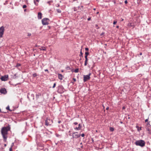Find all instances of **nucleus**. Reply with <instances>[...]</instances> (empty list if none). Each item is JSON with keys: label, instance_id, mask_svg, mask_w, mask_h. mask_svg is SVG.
<instances>
[{"label": "nucleus", "instance_id": "obj_1", "mask_svg": "<svg viewBox=\"0 0 151 151\" xmlns=\"http://www.w3.org/2000/svg\"><path fill=\"white\" fill-rule=\"evenodd\" d=\"M10 127L9 126L3 127L1 129V133L5 142H6L8 132L10 130Z\"/></svg>", "mask_w": 151, "mask_h": 151}, {"label": "nucleus", "instance_id": "obj_2", "mask_svg": "<svg viewBox=\"0 0 151 151\" xmlns=\"http://www.w3.org/2000/svg\"><path fill=\"white\" fill-rule=\"evenodd\" d=\"M135 143L137 146L143 147L145 145V142L144 141L142 140H140L136 141Z\"/></svg>", "mask_w": 151, "mask_h": 151}, {"label": "nucleus", "instance_id": "obj_3", "mask_svg": "<svg viewBox=\"0 0 151 151\" xmlns=\"http://www.w3.org/2000/svg\"><path fill=\"white\" fill-rule=\"evenodd\" d=\"M64 91V89L62 86L60 85L58 86L57 92L60 94H62Z\"/></svg>", "mask_w": 151, "mask_h": 151}, {"label": "nucleus", "instance_id": "obj_4", "mask_svg": "<svg viewBox=\"0 0 151 151\" xmlns=\"http://www.w3.org/2000/svg\"><path fill=\"white\" fill-rule=\"evenodd\" d=\"M49 19L45 18L42 19V22L43 25H47L49 24Z\"/></svg>", "mask_w": 151, "mask_h": 151}, {"label": "nucleus", "instance_id": "obj_5", "mask_svg": "<svg viewBox=\"0 0 151 151\" xmlns=\"http://www.w3.org/2000/svg\"><path fill=\"white\" fill-rule=\"evenodd\" d=\"M91 75V73H89L87 75H83V81L85 82L86 81L89 80L90 78V76Z\"/></svg>", "mask_w": 151, "mask_h": 151}, {"label": "nucleus", "instance_id": "obj_6", "mask_svg": "<svg viewBox=\"0 0 151 151\" xmlns=\"http://www.w3.org/2000/svg\"><path fill=\"white\" fill-rule=\"evenodd\" d=\"M72 138H77L81 136L80 134H78L77 132H74L72 134Z\"/></svg>", "mask_w": 151, "mask_h": 151}, {"label": "nucleus", "instance_id": "obj_7", "mask_svg": "<svg viewBox=\"0 0 151 151\" xmlns=\"http://www.w3.org/2000/svg\"><path fill=\"white\" fill-rule=\"evenodd\" d=\"M4 30L5 28L3 26H2L0 27V38L3 37Z\"/></svg>", "mask_w": 151, "mask_h": 151}, {"label": "nucleus", "instance_id": "obj_8", "mask_svg": "<svg viewBox=\"0 0 151 151\" xmlns=\"http://www.w3.org/2000/svg\"><path fill=\"white\" fill-rule=\"evenodd\" d=\"M146 130L148 131V133L150 134H151V126L149 123H147L146 127Z\"/></svg>", "mask_w": 151, "mask_h": 151}, {"label": "nucleus", "instance_id": "obj_9", "mask_svg": "<svg viewBox=\"0 0 151 151\" xmlns=\"http://www.w3.org/2000/svg\"><path fill=\"white\" fill-rule=\"evenodd\" d=\"M8 76L7 75H5L4 76H2L1 78V79L2 81H5L7 80Z\"/></svg>", "mask_w": 151, "mask_h": 151}, {"label": "nucleus", "instance_id": "obj_10", "mask_svg": "<svg viewBox=\"0 0 151 151\" xmlns=\"http://www.w3.org/2000/svg\"><path fill=\"white\" fill-rule=\"evenodd\" d=\"M0 92L1 93L5 94L6 93V91L5 88H2L0 90Z\"/></svg>", "mask_w": 151, "mask_h": 151}, {"label": "nucleus", "instance_id": "obj_11", "mask_svg": "<svg viewBox=\"0 0 151 151\" xmlns=\"http://www.w3.org/2000/svg\"><path fill=\"white\" fill-rule=\"evenodd\" d=\"M82 126L81 124H78V127H76L74 128V129L76 130H80Z\"/></svg>", "mask_w": 151, "mask_h": 151}, {"label": "nucleus", "instance_id": "obj_12", "mask_svg": "<svg viewBox=\"0 0 151 151\" xmlns=\"http://www.w3.org/2000/svg\"><path fill=\"white\" fill-rule=\"evenodd\" d=\"M42 14L41 12H38V18L39 19H40L42 18Z\"/></svg>", "mask_w": 151, "mask_h": 151}, {"label": "nucleus", "instance_id": "obj_13", "mask_svg": "<svg viewBox=\"0 0 151 151\" xmlns=\"http://www.w3.org/2000/svg\"><path fill=\"white\" fill-rule=\"evenodd\" d=\"M39 49L41 50H42L43 51H45L46 50V48L44 47H40Z\"/></svg>", "mask_w": 151, "mask_h": 151}, {"label": "nucleus", "instance_id": "obj_14", "mask_svg": "<svg viewBox=\"0 0 151 151\" xmlns=\"http://www.w3.org/2000/svg\"><path fill=\"white\" fill-rule=\"evenodd\" d=\"M58 78L60 80H62L63 79V76L61 74H58Z\"/></svg>", "mask_w": 151, "mask_h": 151}, {"label": "nucleus", "instance_id": "obj_15", "mask_svg": "<svg viewBox=\"0 0 151 151\" xmlns=\"http://www.w3.org/2000/svg\"><path fill=\"white\" fill-rule=\"evenodd\" d=\"M39 1V0H34V3L36 5V6H37L38 4V3H37L36 2H38Z\"/></svg>", "mask_w": 151, "mask_h": 151}, {"label": "nucleus", "instance_id": "obj_16", "mask_svg": "<svg viewBox=\"0 0 151 151\" xmlns=\"http://www.w3.org/2000/svg\"><path fill=\"white\" fill-rule=\"evenodd\" d=\"M48 119L47 118L45 121V125L48 126L49 125V124L48 122Z\"/></svg>", "mask_w": 151, "mask_h": 151}, {"label": "nucleus", "instance_id": "obj_17", "mask_svg": "<svg viewBox=\"0 0 151 151\" xmlns=\"http://www.w3.org/2000/svg\"><path fill=\"white\" fill-rule=\"evenodd\" d=\"M110 130L111 132H113L114 131V128L113 127H110Z\"/></svg>", "mask_w": 151, "mask_h": 151}, {"label": "nucleus", "instance_id": "obj_18", "mask_svg": "<svg viewBox=\"0 0 151 151\" xmlns=\"http://www.w3.org/2000/svg\"><path fill=\"white\" fill-rule=\"evenodd\" d=\"M56 11L58 13H60L61 12V11L59 9H57Z\"/></svg>", "mask_w": 151, "mask_h": 151}, {"label": "nucleus", "instance_id": "obj_19", "mask_svg": "<svg viewBox=\"0 0 151 151\" xmlns=\"http://www.w3.org/2000/svg\"><path fill=\"white\" fill-rule=\"evenodd\" d=\"M74 72L76 73H77L78 72V69H76L75 70Z\"/></svg>", "mask_w": 151, "mask_h": 151}, {"label": "nucleus", "instance_id": "obj_20", "mask_svg": "<svg viewBox=\"0 0 151 151\" xmlns=\"http://www.w3.org/2000/svg\"><path fill=\"white\" fill-rule=\"evenodd\" d=\"M32 76L33 77H35L37 76V75L36 73H34L33 74Z\"/></svg>", "mask_w": 151, "mask_h": 151}, {"label": "nucleus", "instance_id": "obj_21", "mask_svg": "<svg viewBox=\"0 0 151 151\" xmlns=\"http://www.w3.org/2000/svg\"><path fill=\"white\" fill-rule=\"evenodd\" d=\"M89 53L88 52H85V55L88 56L89 55Z\"/></svg>", "mask_w": 151, "mask_h": 151}, {"label": "nucleus", "instance_id": "obj_22", "mask_svg": "<svg viewBox=\"0 0 151 151\" xmlns=\"http://www.w3.org/2000/svg\"><path fill=\"white\" fill-rule=\"evenodd\" d=\"M117 20H115L113 22V24H116L117 23Z\"/></svg>", "mask_w": 151, "mask_h": 151}, {"label": "nucleus", "instance_id": "obj_23", "mask_svg": "<svg viewBox=\"0 0 151 151\" xmlns=\"http://www.w3.org/2000/svg\"><path fill=\"white\" fill-rule=\"evenodd\" d=\"M141 0H137V3L138 4H139L141 2Z\"/></svg>", "mask_w": 151, "mask_h": 151}, {"label": "nucleus", "instance_id": "obj_24", "mask_svg": "<svg viewBox=\"0 0 151 151\" xmlns=\"http://www.w3.org/2000/svg\"><path fill=\"white\" fill-rule=\"evenodd\" d=\"M6 109L9 110V111H10V110L9 109V106H8L6 108Z\"/></svg>", "mask_w": 151, "mask_h": 151}, {"label": "nucleus", "instance_id": "obj_25", "mask_svg": "<svg viewBox=\"0 0 151 151\" xmlns=\"http://www.w3.org/2000/svg\"><path fill=\"white\" fill-rule=\"evenodd\" d=\"M56 83H54L53 85V86H52V88H54L55 87V86H56Z\"/></svg>", "mask_w": 151, "mask_h": 151}, {"label": "nucleus", "instance_id": "obj_26", "mask_svg": "<svg viewBox=\"0 0 151 151\" xmlns=\"http://www.w3.org/2000/svg\"><path fill=\"white\" fill-rule=\"evenodd\" d=\"M83 53H82L81 51V52H80V56L82 57H83Z\"/></svg>", "mask_w": 151, "mask_h": 151}, {"label": "nucleus", "instance_id": "obj_27", "mask_svg": "<svg viewBox=\"0 0 151 151\" xmlns=\"http://www.w3.org/2000/svg\"><path fill=\"white\" fill-rule=\"evenodd\" d=\"M9 150V151H12V146H11V147L10 148Z\"/></svg>", "mask_w": 151, "mask_h": 151}, {"label": "nucleus", "instance_id": "obj_28", "mask_svg": "<svg viewBox=\"0 0 151 151\" xmlns=\"http://www.w3.org/2000/svg\"><path fill=\"white\" fill-rule=\"evenodd\" d=\"M27 7V6L25 5H24L23 6V8H25Z\"/></svg>", "mask_w": 151, "mask_h": 151}, {"label": "nucleus", "instance_id": "obj_29", "mask_svg": "<svg viewBox=\"0 0 151 151\" xmlns=\"http://www.w3.org/2000/svg\"><path fill=\"white\" fill-rule=\"evenodd\" d=\"M20 66V64L19 63H17V65L16 66L19 67Z\"/></svg>", "mask_w": 151, "mask_h": 151}, {"label": "nucleus", "instance_id": "obj_30", "mask_svg": "<svg viewBox=\"0 0 151 151\" xmlns=\"http://www.w3.org/2000/svg\"><path fill=\"white\" fill-rule=\"evenodd\" d=\"M81 135L82 137H83L85 135L83 133Z\"/></svg>", "mask_w": 151, "mask_h": 151}, {"label": "nucleus", "instance_id": "obj_31", "mask_svg": "<svg viewBox=\"0 0 151 151\" xmlns=\"http://www.w3.org/2000/svg\"><path fill=\"white\" fill-rule=\"evenodd\" d=\"M88 48L87 47L86 48H85V50L86 51H88Z\"/></svg>", "mask_w": 151, "mask_h": 151}, {"label": "nucleus", "instance_id": "obj_32", "mask_svg": "<svg viewBox=\"0 0 151 151\" xmlns=\"http://www.w3.org/2000/svg\"><path fill=\"white\" fill-rule=\"evenodd\" d=\"M87 65V62H85V63H84V65L85 66H86V65Z\"/></svg>", "mask_w": 151, "mask_h": 151}, {"label": "nucleus", "instance_id": "obj_33", "mask_svg": "<svg viewBox=\"0 0 151 151\" xmlns=\"http://www.w3.org/2000/svg\"><path fill=\"white\" fill-rule=\"evenodd\" d=\"M124 3L125 4H127V0H126L125 1H124Z\"/></svg>", "mask_w": 151, "mask_h": 151}, {"label": "nucleus", "instance_id": "obj_34", "mask_svg": "<svg viewBox=\"0 0 151 151\" xmlns=\"http://www.w3.org/2000/svg\"><path fill=\"white\" fill-rule=\"evenodd\" d=\"M73 80L75 82L76 81V79L75 78H73Z\"/></svg>", "mask_w": 151, "mask_h": 151}, {"label": "nucleus", "instance_id": "obj_35", "mask_svg": "<svg viewBox=\"0 0 151 151\" xmlns=\"http://www.w3.org/2000/svg\"><path fill=\"white\" fill-rule=\"evenodd\" d=\"M31 34L30 33H28V36H31Z\"/></svg>", "mask_w": 151, "mask_h": 151}, {"label": "nucleus", "instance_id": "obj_36", "mask_svg": "<svg viewBox=\"0 0 151 151\" xmlns=\"http://www.w3.org/2000/svg\"><path fill=\"white\" fill-rule=\"evenodd\" d=\"M78 123L77 122H75L74 123V124L75 125H77L78 124Z\"/></svg>", "mask_w": 151, "mask_h": 151}, {"label": "nucleus", "instance_id": "obj_37", "mask_svg": "<svg viewBox=\"0 0 151 151\" xmlns=\"http://www.w3.org/2000/svg\"><path fill=\"white\" fill-rule=\"evenodd\" d=\"M88 58L85 59V62H86H86H87V61H88Z\"/></svg>", "mask_w": 151, "mask_h": 151}, {"label": "nucleus", "instance_id": "obj_38", "mask_svg": "<svg viewBox=\"0 0 151 151\" xmlns=\"http://www.w3.org/2000/svg\"><path fill=\"white\" fill-rule=\"evenodd\" d=\"M148 121V119H145V122H147Z\"/></svg>", "mask_w": 151, "mask_h": 151}, {"label": "nucleus", "instance_id": "obj_39", "mask_svg": "<svg viewBox=\"0 0 151 151\" xmlns=\"http://www.w3.org/2000/svg\"><path fill=\"white\" fill-rule=\"evenodd\" d=\"M87 56H86V55H85V59L87 58Z\"/></svg>", "mask_w": 151, "mask_h": 151}, {"label": "nucleus", "instance_id": "obj_40", "mask_svg": "<svg viewBox=\"0 0 151 151\" xmlns=\"http://www.w3.org/2000/svg\"><path fill=\"white\" fill-rule=\"evenodd\" d=\"M66 68L67 69H70V67H67Z\"/></svg>", "mask_w": 151, "mask_h": 151}, {"label": "nucleus", "instance_id": "obj_41", "mask_svg": "<svg viewBox=\"0 0 151 151\" xmlns=\"http://www.w3.org/2000/svg\"><path fill=\"white\" fill-rule=\"evenodd\" d=\"M45 71H46H46H47V72L48 71V70L47 69H45Z\"/></svg>", "mask_w": 151, "mask_h": 151}, {"label": "nucleus", "instance_id": "obj_42", "mask_svg": "<svg viewBox=\"0 0 151 151\" xmlns=\"http://www.w3.org/2000/svg\"><path fill=\"white\" fill-rule=\"evenodd\" d=\"M90 19H91V18H88V21H89V20H90Z\"/></svg>", "mask_w": 151, "mask_h": 151}, {"label": "nucleus", "instance_id": "obj_43", "mask_svg": "<svg viewBox=\"0 0 151 151\" xmlns=\"http://www.w3.org/2000/svg\"><path fill=\"white\" fill-rule=\"evenodd\" d=\"M13 145H14V143H13L12 144V145L11 146H12V147Z\"/></svg>", "mask_w": 151, "mask_h": 151}, {"label": "nucleus", "instance_id": "obj_44", "mask_svg": "<svg viewBox=\"0 0 151 151\" xmlns=\"http://www.w3.org/2000/svg\"><path fill=\"white\" fill-rule=\"evenodd\" d=\"M6 144H4V147H6Z\"/></svg>", "mask_w": 151, "mask_h": 151}, {"label": "nucleus", "instance_id": "obj_45", "mask_svg": "<svg viewBox=\"0 0 151 151\" xmlns=\"http://www.w3.org/2000/svg\"><path fill=\"white\" fill-rule=\"evenodd\" d=\"M116 28H119V26H117L116 27Z\"/></svg>", "mask_w": 151, "mask_h": 151}, {"label": "nucleus", "instance_id": "obj_46", "mask_svg": "<svg viewBox=\"0 0 151 151\" xmlns=\"http://www.w3.org/2000/svg\"><path fill=\"white\" fill-rule=\"evenodd\" d=\"M109 109V108L108 107H107L106 108V109L107 110Z\"/></svg>", "mask_w": 151, "mask_h": 151}, {"label": "nucleus", "instance_id": "obj_47", "mask_svg": "<svg viewBox=\"0 0 151 151\" xmlns=\"http://www.w3.org/2000/svg\"><path fill=\"white\" fill-rule=\"evenodd\" d=\"M142 53L141 52L140 53V55H142Z\"/></svg>", "mask_w": 151, "mask_h": 151}, {"label": "nucleus", "instance_id": "obj_48", "mask_svg": "<svg viewBox=\"0 0 151 151\" xmlns=\"http://www.w3.org/2000/svg\"><path fill=\"white\" fill-rule=\"evenodd\" d=\"M125 109V107L124 106H123V109Z\"/></svg>", "mask_w": 151, "mask_h": 151}, {"label": "nucleus", "instance_id": "obj_49", "mask_svg": "<svg viewBox=\"0 0 151 151\" xmlns=\"http://www.w3.org/2000/svg\"><path fill=\"white\" fill-rule=\"evenodd\" d=\"M60 122H61L60 121H59L58 122L59 123H60Z\"/></svg>", "mask_w": 151, "mask_h": 151}, {"label": "nucleus", "instance_id": "obj_50", "mask_svg": "<svg viewBox=\"0 0 151 151\" xmlns=\"http://www.w3.org/2000/svg\"><path fill=\"white\" fill-rule=\"evenodd\" d=\"M59 6H60L58 4V6H57V7H58Z\"/></svg>", "mask_w": 151, "mask_h": 151}, {"label": "nucleus", "instance_id": "obj_51", "mask_svg": "<svg viewBox=\"0 0 151 151\" xmlns=\"http://www.w3.org/2000/svg\"><path fill=\"white\" fill-rule=\"evenodd\" d=\"M96 9L95 8H94V9H93V10H96Z\"/></svg>", "mask_w": 151, "mask_h": 151}, {"label": "nucleus", "instance_id": "obj_52", "mask_svg": "<svg viewBox=\"0 0 151 151\" xmlns=\"http://www.w3.org/2000/svg\"><path fill=\"white\" fill-rule=\"evenodd\" d=\"M124 20V19H122V21H123Z\"/></svg>", "mask_w": 151, "mask_h": 151}, {"label": "nucleus", "instance_id": "obj_53", "mask_svg": "<svg viewBox=\"0 0 151 151\" xmlns=\"http://www.w3.org/2000/svg\"><path fill=\"white\" fill-rule=\"evenodd\" d=\"M16 74H14V76H16Z\"/></svg>", "mask_w": 151, "mask_h": 151}, {"label": "nucleus", "instance_id": "obj_54", "mask_svg": "<svg viewBox=\"0 0 151 151\" xmlns=\"http://www.w3.org/2000/svg\"><path fill=\"white\" fill-rule=\"evenodd\" d=\"M130 26H133V25H130Z\"/></svg>", "mask_w": 151, "mask_h": 151}, {"label": "nucleus", "instance_id": "obj_55", "mask_svg": "<svg viewBox=\"0 0 151 151\" xmlns=\"http://www.w3.org/2000/svg\"><path fill=\"white\" fill-rule=\"evenodd\" d=\"M26 9H24V11H26Z\"/></svg>", "mask_w": 151, "mask_h": 151}, {"label": "nucleus", "instance_id": "obj_56", "mask_svg": "<svg viewBox=\"0 0 151 151\" xmlns=\"http://www.w3.org/2000/svg\"><path fill=\"white\" fill-rule=\"evenodd\" d=\"M97 14L99 13V12H97Z\"/></svg>", "mask_w": 151, "mask_h": 151}, {"label": "nucleus", "instance_id": "obj_57", "mask_svg": "<svg viewBox=\"0 0 151 151\" xmlns=\"http://www.w3.org/2000/svg\"><path fill=\"white\" fill-rule=\"evenodd\" d=\"M62 72H63V70H62Z\"/></svg>", "mask_w": 151, "mask_h": 151}]
</instances>
